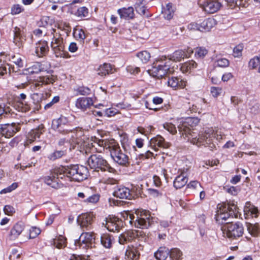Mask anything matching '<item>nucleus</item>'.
I'll use <instances>...</instances> for the list:
<instances>
[{
	"instance_id": "nucleus-24",
	"label": "nucleus",
	"mask_w": 260,
	"mask_h": 260,
	"mask_svg": "<svg viewBox=\"0 0 260 260\" xmlns=\"http://www.w3.org/2000/svg\"><path fill=\"white\" fill-rule=\"evenodd\" d=\"M215 25V20L213 18H208L200 24L201 31H209Z\"/></svg>"
},
{
	"instance_id": "nucleus-4",
	"label": "nucleus",
	"mask_w": 260,
	"mask_h": 260,
	"mask_svg": "<svg viewBox=\"0 0 260 260\" xmlns=\"http://www.w3.org/2000/svg\"><path fill=\"white\" fill-rule=\"evenodd\" d=\"M87 165L90 169L95 171H107L109 173H114L115 170L111 167L104 157L100 154L91 155L87 160Z\"/></svg>"
},
{
	"instance_id": "nucleus-26",
	"label": "nucleus",
	"mask_w": 260,
	"mask_h": 260,
	"mask_svg": "<svg viewBox=\"0 0 260 260\" xmlns=\"http://www.w3.org/2000/svg\"><path fill=\"white\" fill-rule=\"evenodd\" d=\"M114 241L113 237L109 234H103L101 236V243L106 248H110Z\"/></svg>"
},
{
	"instance_id": "nucleus-54",
	"label": "nucleus",
	"mask_w": 260,
	"mask_h": 260,
	"mask_svg": "<svg viewBox=\"0 0 260 260\" xmlns=\"http://www.w3.org/2000/svg\"><path fill=\"white\" fill-rule=\"evenodd\" d=\"M123 217L125 220H128L129 222L132 224L135 218V216L132 214H131L129 211H125L122 213Z\"/></svg>"
},
{
	"instance_id": "nucleus-33",
	"label": "nucleus",
	"mask_w": 260,
	"mask_h": 260,
	"mask_svg": "<svg viewBox=\"0 0 260 260\" xmlns=\"http://www.w3.org/2000/svg\"><path fill=\"white\" fill-rule=\"evenodd\" d=\"M174 11L175 10L172 4L169 3L167 4L166 8L164 11L165 18L168 20H170L172 18Z\"/></svg>"
},
{
	"instance_id": "nucleus-17",
	"label": "nucleus",
	"mask_w": 260,
	"mask_h": 260,
	"mask_svg": "<svg viewBox=\"0 0 260 260\" xmlns=\"http://www.w3.org/2000/svg\"><path fill=\"white\" fill-rule=\"evenodd\" d=\"M150 145L154 147L155 150L157 149V147L159 148H167L169 147L168 143L166 142L163 137L160 136H157L156 137L152 138L150 141Z\"/></svg>"
},
{
	"instance_id": "nucleus-59",
	"label": "nucleus",
	"mask_w": 260,
	"mask_h": 260,
	"mask_svg": "<svg viewBox=\"0 0 260 260\" xmlns=\"http://www.w3.org/2000/svg\"><path fill=\"white\" fill-rule=\"evenodd\" d=\"M210 91L213 96L217 98L221 94L222 89L220 87H212Z\"/></svg>"
},
{
	"instance_id": "nucleus-62",
	"label": "nucleus",
	"mask_w": 260,
	"mask_h": 260,
	"mask_svg": "<svg viewBox=\"0 0 260 260\" xmlns=\"http://www.w3.org/2000/svg\"><path fill=\"white\" fill-rule=\"evenodd\" d=\"M17 187V185L16 183H13L11 186H8V187L3 189L0 191V193H6L8 192H10L12 190H14Z\"/></svg>"
},
{
	"instance_id": "nucleus-15",
	"label": "nucleus",
	"mask_w": 260,
	"mask_h": 260,
	"mask_svg": "<svg viewBox=\"0 0 260 260\" xmlns=\"http://www.w3.org/2000/svg\"><path fill=\"white\" fill-rule=\"evenodd\" d=\"M93 217L92 213H86L79 216L77 221L81 228L87 229L91 225Z\"/></svg>"
},
{
	"instance_id": "nucleus-61",
	"label": "nucleus",
	"mask_w": 260,
	"mask_h": 260,
	"mask_svg": "<svg viewBox=\"0 0 260 260\" xmlns=\"http://www.w3.org/2000/svg\"><path fill=\"white\" fill-rule=\"evenodd\" d=\"M74 35L77 38L82 40H84L86 38L85 32L82 29L76 30V31L74 32Z\"/></svg>"
},
{
	"instance_id": "nucleus-40",
	"label": "nucleus",
	"mask_w": 260,
	"mask_h": 260,
	"mask_svg": "<svg viewBox=\"0 0 260 260\" xmlns=\"http://www.w3.org/2000/svg\"><path fill=\"white\" fill-rule=\"evenodd\" d=\"M137 57L143 63L147 62L150 58V54L147 51L140 52L137 54Z\"/></svg>"
},
{
	"instance_id": "nucleus-8",
	"label": "nucleus",
	"mask_w": 260,
	"mask_h": 260,
	"mask_svg": "<svg viewBox=\"0 0 260 260\" xmlns=\"http://www.w3.org/2000/svg\"><path fill=\"white\" fill-rule=\"evenodd\" d=\"M95 240V235L93 233H83L78 241H75L76 247L87 249L92 247V244Z\"/></svg>"
},
{
	"instance_id": "nucleus-2",
	"label": "nucleus",
	"mask_w": 260,
	"mask_h": 260,
	"mask_svg": "<svg viewBox=\"0 0 260 260\" xmlns=\"http://www.w3.org/2000/svg\"><path fill=\"white\" fill-rule=\"evenodd\" d=\"M88 174V169L83 166L72 165L60 166L54 170L53 177L62 179L67 176L71 180L80 182L86 179Z\"/></svg>"
},
{
	"instance_id": "nucleus-28",
	"label": "nucleus",
	"mask_w": 260,
	"mask_h": 260,
	"mask_svg": "<svg viewBox=\"0 0 260 260\" xmlns=\"http://www.w3.org/2000/svg\"><path fill=\"white\" fill-rule=\"evenodd\" d=\"M13 42L19 48L23 46V40L21 34V31L20 28L17 27H15L14 30Z\"/></svg>"
},
{
	"instance_id": "nucleus-43",
	"label": "nucleus",
	"mask_w": 260,
	"mask_h": 260,
	"mask_svg": "<svg viewBox=\"0 0 260 260\" xmlns=\"http://www.w3.org/2000/svg\"><path fill=\"white\" fill-rule=\"evenodd\" d=\"M64 154V151L62 150L55 151L50 153L48 156V158L51 160H54L56 159L61 157Z\"/></svg>"
},
{
	"instance_id": "nucleus-41",
	"label": "nucleus",
	"mask_w": 260,
	"mask_h": 260,
	"mask_svg": "<svg viewBox=\"0 0 260 260\" xmlns=\"http://www.w3.org/2000/svg\"><path fill=\"white\" fill-rule=\"evenodd\" d=\"M10 61L14 63L18 68H22L23 66V60L19 54L12 55Z\"/></svg>"
},
{
	"instance_id": "nucleus-39",
	"label": "nucleus",
	"mask_w": 260,
	"mask_h": 260,
	"mask_svg": "<svg viewBox=\"0 0 260 260\" xmlns=\"http://www.w3.org/2000/svg\"><path fill=\"white\" fill-rule=\"evenodd\" d=\"M54 53L56 57H59V56H63V52L64 51V46L63 45H57L56 44H54L51 46Z\"/></svg>"
},
{
	"instance_id": "nucleus-9",
	"label": "nucleus",
	"mask_w": 260,
	"mask_h": 260,
	"mask_svg": "<svg viewBox=\"0 0 260 260\" xmlns=\"http://www.w3.org/2000/svg\"><path fill=\"white\" fill-rule=\"evenodd\" d=\"M20 128L19 123H12L0 125V134L6 138L13 137Z\"/></svg>"
},
{
	"instance_id": "nucleus-60",
	"label": "nucleus",
	"mask_w": 260,
	"mask_h": 260,
	"mask_svg": "<svg viewBox=\"0 0 260 260\" xmlns=\"http://www.w3.org/2000/svg\"><path fill=\"white\" fill-rule=\"evenodd\" d=\"M59 96H54L51 102L47 103L44 106V109L47 110L50 108H51L54 104L58 103L59 101Z\"/></svg>"
},
{
	"instance_id": "nucleus-12",
	"label": "nucleus",
	"mask_w": 260,
	"mask_h": 260,
	"mask_svg": "<svg viewBox=\"0 0 260 260\" xmlns=\"http://www.w3.org/2000/svg\"><path fill=\"white\" fill-rule=\"evenodd\" d=\"M204 10L208 13H214L219 10L221 6L217 0H205L203 4Z\"/></svg>"
},
{
	"instance_id": "nucleus-16",
	"label": "nucleus",
	"mask_w": 260,
	"mask_h": 260,
	"mask_svg": "<svg viewBox=\"0 0 260 260\" xmlns=\"http://www.w3.org/2000/svg\"><path fill=\"white\" fill-rule=\"evenodd\" d=\"M167 83L169 86L175 89L184 88L186 86V81L175 77L169 78Z\"/></svg>"
},
{
	"instance_id": "nucleus-19",
	"label": "nucleus",
	"mask_w": 260,
	"mask_h": 260,
	"mask_svg": "<svg viewBox=\"0 0 260 260\" xmlns=\"http://www.w3.org/2000/svg\"><path fill=\"white\" fill-rule=\"evenodd\" d=\"M49 51L48 43L46 41H40L37 44L36 53L39 57L45 55Z\"/></svg>"
},
{
	"instance_id": "nucleus-56",
	"label": "nucleus",
	"mask_w": 260,
	"mask_h": 260,
	"mask_svg": "<svg viewBox=\"0 0 260 260\" xmlns=\"http://www.w3.org/2000/svg\"><path fill=\"white\" fill-rule=\"evenodd\" d=\"M21 254L18 253V250L16 249H13L11 251V254L9 255L10 260H20V256Z\"/></svg>"
},
{
	"instance_id": "nucleus-29",
	"label": "nucleus",
	"mask_w": 260,
	"mask_h": 260,
	"mask_svg": "<svg viewBox=\"0 0 260 260\" xmlns=\"http://www.w3.org/2000/svg\"><path fill=\"white\" fill-rule=\"evenodd\" d=\"M170 62V60L165 62H160V65L161 66V68H159V77L162 78L165 76L167 74H171L173 72V69L170 68V65L168 63Z\"/></svg>"
},
{
	"instance_id": "nucleus-20",
	"label": "nucleus",
	"mask_w": 260,
	"mask_h": 260,
	"mask_svg": "<svg viewBox=\"0 0 260 260\" xmlns=\"http://www.w3.org/2000/svg\"><path fill=\"white\" fill-rule=\"evenodd\" d=\"M42 134V130L39 127L29 131L26 136L25 145H28L34 142L37 138H40Z\"/></svg>"
},
{
	"instance_id": "nucleus-63",
	"label": "nucleus",
	"mask_w": 260,
	"mask_h": 260,
	"mask_svg": "<svg viewBox=\"0 0 260 260\" xmlns=\"http://www.w3.org/2000/svg\"><path fill=\"white\" fill-rule=\"evenodd\" d=\"M4 211L6 214L8 215H12L15 212V209L11 206L6 205L5 206Z\"/></svg>"
},
{
	"instance_id": "nucleus-37",
	"label": "nucleus",
	"mask_w": 260,
	"mask_h": 260,
	"mask_svg": "<svg viewBox=\"0 0 260 260\" xmlns=\"http://www.w3.org/2000/svg\"><path fill=\"white\" fill-rule=\"evenodd\" d=\"M169 254L172 260H180L182 258V253L178 248H173L169 250Z\"/></svg>"
},
{
	"instance_id": "nucleus-52",
	"label": "nucleus",
	"mask_w": 260,
	"mask_h": 260,
	"mask_svg": "<svg viewBox=\"0 0 260 260\" xmlns=\"http://www.w3.org/2000/svg\"><path fill=\"white\" fill-rule=\"evenodd\" d=\"M77 95H88L90 93V90L89 88L86 87H79L76 89Z\"/></svg>"
},
{
	"instance_id": "nucleus-30",
	"label": "nucleus",
	"mask_w": 260,
	"mask_h": 260,
	"mask_svg": "<svg viewBox=\"0 0 260 260\" xmlns=\"http://www.w3.org/2000/svg\"><path fill=\"white\" fill-rule=\"evenodd\" d=\"M117 222H119V221L116 218L113 219L110 218L106 220L105 227L108 230L111 232H115L116 231H118L119 230V226Z\"/></svg>"
},
{
	"instance_id": "nucleus-3",
	"label": "nucleus",
	"mask_w": 260,
	"mask_h": 260,
	"mask_svg": "<svg viewBox=\"0 0 260 260\" xmlns=\"http://www.w3.org/2000/svg\"><path fill=\"white\" fill-rule=\"evenodd\" d=\"M218 208L215 218L219 223L223 224L227 220L231 223L230 218H237L239 216V209L234 203H225Z\"/></svg>"
},
{
	"instance_id": "nucleus-45",
	"label": "nucleus",
	"mask_w": 260,
	"mask_h": 260,
	"mask_svg": "<svg viewBox=\"0 0 260 260\" xmlns=\"http://www.w3.org/2000/svg\"><path fill=\"white\" fill-rule=\"evenodd\" d=\"M18 107L19 110L22 112H26L30 109L29 105L25 101H19L18 103Z\"/></svg>"
},
{
	"instance_id": "nucleus-25",
	"label": "nucleus",
	"mask_w": 260,
	"mask_h": 260,
	"mask_svg": "<svg viewBox=\"0 0 260 260\" xmlns=\"http://www.w3.org/2000/svg\"><path fill=\"white\" fill-rule=\"evenodd\" d=\"M120 17L123 19H132L134 16V9L129 7L127 8H123L118 10Z\"/></svg>"
},
{
	"instance_id": "nucleus-53",
	"label": "nucleus",
	"mask_w": 260,
	"mask_h": 260,
	"mask_svg": "<svg viewBox=\"0 0 260 260\" xmlns=\"http://www.w3.org/2000/svg\"><path fill=\"white\" fill-rule=\"evenodd\" d=\"M24 10L23 7L19 4L14 5L11 8V14L12 15H17Z\"/></svg>"
},
{
	"instance_id": "nucleus-1",
	"label": "nucleus",
	"mask_w": 260,
	"mask_h": 260,
	"mask_svg": "<svg viewBox=\"0 0 260 260\" xmlns=\"http://www.w3.org/2000/svg\"><path fill=\"white\" fill-rule=\"evenodd\" d=\"M191 122L197 123L199 120L197 118H189L187 122H184L178 126L179 134L184 138H187L188 141L191 143L200 146L204 145L209 147L210 150L213 151L216 148L214 140L220 141L222 139V136L220 131H214L211 128L205 129L201 134H198L193 129H191L187 126V123Z\"/></svg>"
},
{
	"instance_id": "nucleus-44",
	"label": "nucleus",
	"mask_w": 260,
	"mask_h": 260,
	"mask_svg": "<svg viewBox=\"0 0 260 260\" xmlns=\"http://www.w3.org/2000/svg\"><path fill=\"white\" fill-rule=\"evenodd\" d=\"M260 64V57L255 56L251 59L248 63V67L251 69H255Z\"/></svg>"
},
{
	"instance_id": "nucleus-7",
	"label": "nucleus",
	"mask_w": 260,
	"mask_h": 260,
	"mask_svg": "<svg viewBox=\"0 0 260 260\" xmlns=\"http://www.w3.org/2000/svg\"><path fill=\"white\" fill-rule=\"evenodd\" d=\"M109 147L110 155L115 162L121 166L128 164L129 157L125 150L123 152L117 145H113Z\"/></svg>"
},
{
	"instance_id": "nucleus-38",
	"label": "nucleus",
	"mask_w": 260,
	"mask_h": 260,
	"mask_svg": "<svg viewBox=\"0 0 260 260\" xmlns=\"http://www.w3.org/2000/svg\"><path fill=\"white\" fill-rule=\"evenodd\" d=\"M208 52V51L205 47H198L194 50V55L197 58H203Z\"/></svg>"
},
{
	"instance_id": "nucleus-57",
	"label": "nucleus",
	"mask_w": 260,
	"mask_h": 260,
	"mask_svg": "<svg viewBox=\"0 0 260 260\" xmlns=\"http://www.w3.org/2000/svg\"><path fill=\"white\" fill-rule=\"evenodd\" d=\"M99 200V196L98 194H93L90 196V194L87 197L86 200H84V202L91 203H96Z\"/></svg>"
},
{
	"instance_id": "nucleus-55",
	"label": "nucleus",
	"mask_w": 260,
	"mask_h": 260,
	"mask_svg": "<svg viewBox=\"0 0 260 260\" xmlns=\"http://www.w3.org/2000/svg\"><path fill=\"white\" fill-rule=\"evenodd\" d=\"M229 65V60L224 58H219L216 61V66L220 67L225 68Z\"/></svg>"
},
{
	"instance_id": "nucleus-49",
	"label": "nucleus",
	"mask_w": 260,
	"mask_h": 260,
	"mask_svg": "<svg viewBox=\"0 0 260 260\" xmlns=\"http://www.w3.org/2000/svg\"><path fill=\"white\" fill-rule=\"evenodd\" d=\"M243 49V45L239 44L233 49V55L235 57H240L242 56V52Z\"/></svg>"
},
{
	"instance_id": "nucleus-48",
	"label": "nucleus",
	"mask_w": 260,
	"mask_h": 260,
	"mask_svg": "<svg viewBox=\"0 0 260 260\" xmlns=\"http://www.w3.org/2000/svg\"><path fill=\"white\" fill-rule=\"evenodd\" d=\"M247 228L248 232L253 236H256L258 233V228L257 225L248 223L247 225Z\"/></svg>"
},
{
	"instance_id": "nucleus-50",
	"label": "nucleus",
	"mask_w": 260,
	"mask_h": 260,
	"mask_svg": "<svg viewBox=\"0 0 260 260\" xmlns=\"http://www.w3.org/2000/svg\"><path fill=\"white\" fill-rule=\"evenodd\" d=\"M187 187L192 190H201L202 186L200 183L197 181H192L187 184Z\"/></svg>"
},
{
	"instance_id": "nucleus-10",
	"label": "nucleus",
	"mask_w": 260,
	"mask_h": 260,
	"mask_svg": "<svg viewBox=\"0 0 260 260\" xmlns=\"http://www.w3.org/2000/svg\"><path fill=\"white\" fill-rule=\"evenodd\" d=\"M56 80V77L51 74L40 76L30 83V88L32 90H37L43 84H53Z\"/></svg>"
},
{
	"instance_id": "nucleus-14",
	"label": "nucleus",
	"mask_w": 260,
	"mask_h": 260,
	"mask_svg": "<svg viewBox=\"0 0 260 260\" xmlns=\"http://www.w3.org/2000/svg\"><path fill=\"white\" fill-rule=\"evenodd\" d=\"M97 74L101 77H105L107 75L114 73L116 70L110 63H104L101 64L96 70Z\"/></svg>"
},
{
	"instance_id": "nucleus-21",
	"label": "nucleus",
	"mask_w": 260,
	"mask_h": 260,
	"mask_svg": "<svg viewBox=\"0 0 260 260\" xmlns=\"http://www.w3.org/2000/svg\"><path fill=\"white\" fill-rule=\"evenodd\" d=\"M187 181L186 173L182 172L181 174L177 176L174 181V186L176 189L181 188L186 184Z\"/></svg>"
},
{
	"instance_id": "nucleus-51",
	"label": "nucleus",
	"mask_w": 260,
	"mask_h": 260,
	"mask_svg": "<svg viewBox=\"0 0 260 260\" xmlns=\"http://www.w3.org/2000/svg\"><path fill=\"white\" fill-rule=\"evenodd\" d=\"M41 233L40 229L36 227H32L29 230V239H34L38 236Z\"/></svg>"
},
{
	"instance_id": "nucleus-18",
	"label": "nucleus",
	"mask_w": 260,
	"mask_h": 260,
	"mask_svg": "<svg viewBox=\"0 0 260 260\" xmlns=\"http://www.w3.org/2000/svg\"><path fill=\"white\" fill-rule=\"evenodd\" d=\"M25 225L22 222L16 223L10 231V238L15 240L22 233L24 230Z\"/></svg>"
},
{
	"instance_id": "nucleus-47",
	"label": "nucleus",
	"mask_w": 260,
	"mask_h": 260,
	"mask_svg": "<svg viewBox=\"0 0 260 260\" xmlns=\"http://www.w3.org/2000/svg\"><path fill=\"white\" fill-rule=\"evenodd\" d=\"M88 13V10L85 7H82L79 8L75 15L80 18L85 17L87 16Z\"/></svg>"
},
{
	"instance_id": "nucleus-11",
	"label": "nucleus",
	"mask_w": 260,
	"mask_h": 260,
	"mask_svg": "<svg viewBox=\"0 0 260 260\" xmlns=\"http://www.w3.org/2000/svg\"><path fill=\"white\" fill-rule=\"evenodd\" d=\"M113 196L122 199L131 200L134 197L132 191L124 186L118 187L113 192Z\"/></svg>"
},
{
	"instance_id": "nucleus-23",
	"label": "nucleus",
	"mask_w": 260,
	"mask_h": 260,
	"mask_svg": "<svg viewBox=\"0 0 260 260\" xmlns=\"http://www.w3.org/2000/svg\"><path fill=\"white\" fill-rule=\"evenodd\" d=\"M125 255L128 260H138L139 258L140 253L136 247L128 246Z\"/></svg>"
},
{
	"instance_id": "nucleus-36",
	"label": "nucleus",
	"mask_w": 260,
	"mask_h": 260,
	"mask_svg": "<svg viewBox=\"0 0 260 260\" xmlns=\"http://www.w3.org/2000/svg\"><path fill=\"white\" fill-rule=\"evenodd\" d=\"M66 239L61 235L53 240V245L58 249L64 248L66 246Z\"/></svg>"
},
{
	"instance_id": "nucleus-58",
	"label": "nucleus",
	"mask_w": 260,
	"mask_h": 260,
	"mask_svg": "<svg viewBox=\"0 0 260 260\" xmlns=\"http://www.w3.org/2000/svg\"><path fill=\"white\" fill-rule=\"evenodd\" d=\"M252 208H253V205H251L250 203H246L243 210L244 215H245V218H248L250 216V213Z\"/></svg>"
},
{
	"instance_id": "nucleus-34",
	"label": "nucleus",
	"mask_w": 260,
	"mask_h": 260,
	"mask_svg": "<svg viewBox=\"0 0 260 260\" xmlns=\"http://www.w3.org/2000/svg\"><path fill=\"white\" fill-rule=\"evenodd\" d=\"M31 99L34 101V103H36V106L35 108V109L39 110L41 107L40 105V103L45 99L44 95L42 93H34L31 95Z\"/></svg>"
},
{
	"instance_id": "nucleus-64",
	"label": "nucleus",
	"mask_w": 260,
	"mask_h": 260,
	"mask_svg": "<svg viewBox=\"0 0 260 260\" xmlns=\"http://www.w3.org/2000/svg\"><path fill=\"white\" fill-rule=\"evenodd\" d=\"M70 136L72 138V139L69 140L70 143L72 144H76L78 143L77 140L78 136L75 131L71 132L70 133Z\"/></svg>"
},
{
	"instance_id": "nucleus-42",
	"label": "nucleus",
	"mask_w": 260,
	"mask_h": 260,
	"mask_svg": "<svg viewBox=\"0 0 260 260\" xmlns=\"http://www.w3.org/2000/svg\"><path fill=\"white\" fill-rule=\"evenodd\" d=\"M159 68H161V66L160 65V63L157 64V62L155 64V66H153L151 69L149 70V74L157 78H160L159 77Z\"/></svg>"
},
{
	"instance_id": "nucleus-22",
	"label": "nucleus",
	"mask_w": 260,
	"mask_h": 260,
	"mask_svg": "<svg viewBox=\"0 0 260 260\" xmlns=\"http://www.w3.org/2000/svg\"><path fill=\"white\" fill-rule=\"evenodd\" d=\"M68 122V121L66 117L61 116L58 119L53 120L52 127L55 130H58L61 132L63 126L66 125Z\"/></svg>"
},
{
	"instance_id": "nucleus-13",
	"label": "nucleus",
	"mask_w": 260,
	"mask_h": 260,
	"mask_svg": "<svg viewBox=\"0 0 260 260\" xmlns=\"http://www.w3.org/2000/svg\"><path fill=\"white\" fill-rule=\"evenodd\" d=\"M93 104L92 99L87 97L79 98L77 99L75 103L76 107L83 111L87 110Z\"/></svg>"
},
{
	"instance_id": "nucleus-32",
	"label": "nucleus",
	"mask_w": 260,
	"mask_h": 260,
	"mask_svg": "<svg viewBox=\"0 0 260 260\" xmlns=\"http://www.w3.org/2000/svg\"><path fill=\"white\" fill-rule=\"evenodd\" d=\"M169 254V250L165 248L159 249L154 253V256L158 260H165Z\"/></svg>"
},
{
	"instance_id": "nucleus-35",
	"label": "nucleus",
	"mask_w": 260,
	"mask_h": 260,
	"mask_svg": "<svg viewBox=\"0 0 260 260\" xmlns=\"http://www.w3.org/2000/svg\"><path fill=\"white\" fill-rule=\"evenodd\" d=\"M133 234V233L130 231L121 234L119 237V243L120 244H124L127 242L132 240L134 237Z\"/></svg>"
},
{
	"instance_id": "nucleus-6",
	"label": "nucleus",
	"mask_w": 260,
	"mask_h": 260,
	"mask_svg": "<svg viewBox=\"0 0 260 260\" xmlns=\"http://www.w3.org/2000/svg\"><path fill=\"white\" fill-rule=\"evenodd\" d=\"M223 236L231 239H236L243 234L244 229L242 224L226 222L221 227Z\"/></svg>"
},
{
	"instance_id": "nucleus-46",
	"label": "nucleus",
	"mask_w": 260,
	"mask_h": 260,
	"mask_svg": "<svg viewBox=\"0 0 260 260\" xmlns=\"http://www.w3.org/2000/svg\"><path fill=\"white\" fill-rule=\"evenodd\" d=\"M163 127L172 135H174L177 133L176 128L172 123L166 122L164 123L163 124Z\"/></svg>"
},
{
	"instance_id": "nucleus-5",
	"label": "nucleus",
	"mask_w": 260,
	"mask_h": 260,
	"mask_svg": "<svg viewBox=\"0 0 260 260\" xmlns=\"http://www.w3.org/2000/svg\"><path fill=\"white\" fill-rule=\"evenodd\" d=\"M135 218L134 220V224L135 227L141 229L148 228L153 222V218L149 211L138 209L136 211Z\"/></svg>"
},
{
	"instance_id": "nucleus-31",
	"label": "nucleus",
	"mask_w": 260,
	"mask_h": 260,
	"mask_svg": "<svg viewBox=\"0 0 260 260\" xmlns=\"http://www.w3.org/2000/svg\"><path fill=\"white\" fill-rule=\"evenodd\" d=\"M187 57V54L184 51L179 50L175 51L171 56L169 59L175 62H178Z\"/></svg>"
},
{
	"instance_id": "nucleus-27",
	"label": "nucleus",
	"mask_w": 260,
	"mask_h": 260,
	"mask_svg": "<svg viewBox=\"0 0 260 260\" xmlns=\"http://www.w3.org/2000/svg\"><path fill=\"white\" fill-rule=\"evenodd\" d=\"M197 66V63L194 61L191 60L182 64L180 67V70L183 73H190Z\"/></svg>"
}]
</instances>
